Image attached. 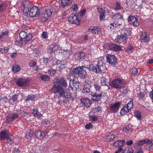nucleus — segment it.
<instances>
[{"instance_id": "26", "label": "nucleus", "mask_w": 153, "mask_h": 153, "mask_svg": "<svg viewBox=\"0 0 153 153\" xmlns=\"http://www.w3.org/2000/svg\"><path fill=\"white\" fill-rule=\"evenodd\" d=\"M115 42L117 43H118L122 42L126 43L127 42V40L124 38L122 37L120 34V35H117L116 36V38L115 39Z\"/></svg>"}, {"instance_id": "11", "label": "nucleus", "mask_w": 153, "mask_h": 153, "mask_svg": "<svg viewBox=\"0 0 153 153\" xmlns=\"http://www.w3.org/2000/svg\"><path fill=\"white\" fill-rule=\"evenodd\" d=\"M68 79L70 81L69 86L68 88L69 90L76 91L79 88V82L76 81L75 80H73L72 81L71 79L68 78Z\"/></svg>"}, {"instance_id": "40", "label": "nucleus", "mask_w": 153, "mask_h": 153, "mask_svg": "<svg viewBox=\"0 0 153 153\" xmlns=\"http://www.w3.org/2000/svg\"><path fill=\"white\" fill-rule=\"evenodd\" d=\"M71 2V0H62L61 5L64 7L68 5Z\"/></svg>"}, {"instance_id": "36", "label": "nucleus", "mask_w": 153, "mask_h": 153, "mask_svg": "<svg viewBox=\"0 0 153 153\" xmlns=\"http://www.w3.org/2000/svg\"><path fill=\"white\" fill-rule=\"evenodd\" d=\"M15 44L16 45L19 47H21L23 45V39L19 37L15 41Z\"/></svg>"}, {"instance_id": "32", "label": "nucleus", "mask_w": 153, "mask_h": 153, "mask_svg": "<svg viewBox=\"0 0 153 153\" xmlns=\"http://www.w3.org/2000/svg\"><path fill=\"white\" fill-rule=\"evenodd\" d=\"M151 140L148 139H145L144 140H140L138 143V145L140 146L144 145L146 143L151 144L152 143Z\"/></svg>"}, {"instance_id": "62", "label": "nucleus", "mask_w": 153, "mask_h": 153, "mask_svg": "<svg viewBox=\"0 0 153 153\" xmlns=\"http://www.w3.org/2000/svg\"><path fill=\"white\" fill-rule=\"evenodd\" d=\"M126 51L128 52H131L132 51H134L133 47L131 46H128L126 49Z\"/></svg>"}, {"instance_id": "5", "label": "nucleus", "mask_w": 153, "mask_h": 153, "mask_svg": "<svg viewBox=\"0 0 153 153\" xmlns=\"http://www.w3.org/2000/svg\"><path fill=\"white\" fill-rule=\"evenodd\" d=\"M123 16L119 13H117L115 15H113L111 17L110 24L111 28L112 27H115L121 25V23H120V21L122 20Z\"/></svg>"}, {"instance_id": "20", "label": "nucleus", "mask_w": 153, "mask_h": 153, "mask_svg": "<svg viewBox=\"0 0 153 153\" xmlns=\"http://www.w3.org/2000/svg\"><path fill=\"white\" fill-rule=\"evenodd\" d=\"M30 7V3L27 1H26L22 4V9L23 12L26 13L29 11V9Z\"/></svg>"}, {"instance_id": "2", "label": "nucleus", "mask_w": 153, "mask_h": 153, "mask_svg": "<svg viewBox=\"0 0 153 153\" xmlns=\"http://www.w3.org/2000/svg\"><path fill=\"white\" fill-rule=\"evenodd\" d=\"M94 89L93 90L95 94L94 95V97L95 98L92 100L93 101L98 102L99 100H101L104 97V95L103 94V92L100 91L101 86L102 85L101 83H96L93 84Z\"/></svg>"}, {"instance_id": "30", "label": "nucleus", "mask_w": 153, "mask_h": 153, "mask_svg": "<svg viewBox=\"0 0 153 153\" xmlns=\"http://www.w3.org/2000/svg\"><path fill=\"white\" fill-rule=\"evenodd\" d=\"M125 143V140H120L116 141L114 143V146L122 147L124 146Z\"/></svg>"}, {"instance_id": "21", "label": "nucleus", "mask_w": 153, "mask_h": 153, "mask_svg": "<svg viewBox=\"0 0 153 153\" xmlns=\"http://www.w3.org/2000/svg\"><path fill=\"white\" fill-rule=\"evenodd\" d=\"M140 40L141 42L147 43L149 41L150 38L149 36L145 32L142 33L140 35Z\"/></svg>"}, {"instance_id": "45", "label": "nucleus", "mask_w": 153, "mask_h": 153, "mask_svg": "<svg viewBox=\"0 0 153 153\" xmlns=\"http://www.w3.org/2000/svg\"><path fill=\"white\" fill-rule=\"evenodd\" d=\"M14 119L13 117L10 114L9 116L7 117L6 121L7 123H9L11 121L13 120Z\"/></svg>"}, {"instance_id": "22", "label": "nucleus", "mask_w": 153, "mask_h": 153, "mask_svg": "<svg viewBox=\"0 0 153 153\" xmlns=\"http://www.w3.org/2000/svg\"><path fill=\"white\" fill-rule=\"evenodd\" d=\"M131 32L128 29H123L121 32V36L126 39V40L128 39L129 36H130Z\"/></svg>"}, {"instance_id": "49", "label": "nucleus", "mask_w": 153, "mask_h": 153, "mask_svg": "<svg viewBox=\"0 0 153 153\" xmlns=\"http://www.w3.org/2000/svg\"><path fill=\"white\" fill-rule=\"evenodd\" d=\"M36 96L35 95H29L27 96L26 100V101H29L30 100H33L36 98Z\"/></svg>"}, {"instance_id": "34", "label": "nucleus", "mask_w": 153, "mask_h": 153, "mask_svg": "<svg viewBox=\"0 0 153 153\" xmlns=\"http://www.w3.org/2000/svg\"><path fill=\"white\" fill-rule=\"evenodd\" d=\"M12 70L14 73L17 72L21 70L20 66L16 64L12 66Z\"/></svg>"}, {"instance_id": "60", "label": "nucleus", "mask_w": 153, "mask_h": 153, "mask_svg": "<svg viewBox=\"0 0 153 153\" xmlns=\"http://www.w3.org/2000/svg\"><path fill=\"white\" fill-rule=\"evenodd\" d=\"M36 62L34 60H32L30 62L29 65L30 67H33L36 66Z\"/></svg>"}, {"instance_id": "3", "label": "nucleus", "mask_w": 153, "mask_h": 153, "mask_svg": "<svg viewBox=\"0 0 153 153\" xmlns=\"http://www.w3.org/2000/svg\"><path fill=\"white\" fill-rule=\"evenodd\" d=\"M88 65V68L90 71H92L97 73L101 74L105 72L106 68L102 60H100L97 63L95 66H94L92 64H90Z\"/></svg>"}, {"instance_id": "50", "label": "nucleus", "mask_w": 153, "mask_h": 153, "mask_svg": "<svg viewBox=\"0 0 153 153\" xmlns=\"http://www.w3.org/2000/svg\"><path fill=\"white\" fill-rule=\"evenodd\" d=\"M121 6L120 3L118 2L116 3L114 9L116 10H118L121 9Z\"/></svg>"}, {"instance_id": "48", "label": "nucleus", "mask_w": 153, "mask_h": 153, "mask_svg": "<svg viewBox=\"0 0 153 153\" xmlns=\"http://www.w3.org/2000/svg\"><path fill=\"white\" fill-rule=\"evenodd\" d=\"M48 73L50 76H53L54 75L56 74V71L52 68H51L48 71Z\"/></svg>"}, {"instance_id": "23", "label": "nucleus", "mask_w": 153, "mask_h": 153, "mask_svg": "<svg viewBox=\"0 0 153 153\" xmlns=\"http://www.w3.org/2000/svg\"><path fill=\"white\" fill-rule=\"evenodd\" d=\"M120 105V103L119 102H116L115 103L111 104L110 105V108L111 111L114 113L118 111Z\"/></svg>"}, {"instance_id": "41", "label": "nucleus", "mask_w": 153, "mask_h": 153, "mask_svg": "<svg viewBox=\"0 0 153 153\" xmlns=\"http://www.w3.org/2000/svg\"><path fill=\"white\" fill-rule=\"evenodd\" d=\"M134 151L133 149L131 147L126 148L123 152V153H133Z\"/></svg>"}, {"instance_id": "55", "label": "nucleus", "mask_w": 153, "mask_h": 153, "mask_svg": "<svg viewBox=\"0 0 153 153\" xmlns=\"http://www.w3.org/2000/svg\"><path fill=\"white\" fill-rule=\"evenodd\" d=\"M145 94L144 93L140 92L138 94V97L139 99L142 100L145 97Z\"/></svg>"}, {"instance_id": "63", "label": "nucleus", "mask_w": 153, "mask_h": 153, "mask_svg": "<svg viewBox=\"0 0 153 153\" xmlns=\"http://www.w3.org/2000/svg\"><path fill=\"white\" fill-rule=\"evenodd\" d=\"M92 124L91 123H89V124H88L86 125L85 126V128L87 129H91L92 128Z\"/></svg>"}, {"instance_id": "9", "label": "nucleus", "mask_w": 153, "mask_h": 153, "mask_svg": "<svg viewBox=\"0 0 153 153\" xmlns=\"http://www.w3.org/2000/svg\"><path fill=\"white\" fill-rule=\"evenodd\" d=\"M41 11L40 9L36 6H33L29 10V14L30 17H36L40 14Z\"/></svg>"}, {"instance_id": "42", "label": "nucleus", "mask_w": 153, "mask_h": 153, "mask_svg": "<svg viewBox=\"0 0 153 153\" xmlns=\"http://www.w3.org/2000/svg\"><path fill=\"white\" fill-rule=\"evenodd\" d=\"M52 14V12L50 9H47L45 12L44 15L46 17H49L51 16Z\"/></svg>"}, {"instance_id": "19", "label": "nucleus", "mask_w": 153, "mask_h": 153, "mask_svg": "<svg viewBox=\"0 0 153 153\" xmlns=\"http://www.w3.org/2000/svg\"><path fill=\"white\" fill-rule=\"evenodd\" d=\"M10 134L9 131L7 129L1 131L0 132V140L3 141L10 135Z\"/></svg>"}, {"instance_id": "12", "label": "nucleus", "mask_w": 153, "mask_h": 153, "mask_svg": "<svg viewBox=\"0 0 153 153\" xmlns=\"http://www.w3.org/2000/svg\"><path fill=\"white\" fill-rule=\"evenodd\" d=\"M67 85L66 78L64 77H62L55 82L53 85L52 87H55L56 86H59V87H65Z\"/></svg>"}, {"instance_id": "57", "label": "nucleus", "mask_w": 153, "mask_h": 153, "mask_svg": "<svg viewBox=\"0 0 153 153\" xmlns=\"http://www.w3.org/2000/svg\"><path fill=\"white\" fill-rule=\"evenodd\" d=\"M18 96V95L16 94L13 95L11 98V100L13 102H17Z\"/></svg>"}, {"instance_id": "15", "label": "nucleus", "mask_w": 153, "mask_h": 153, "mask_svg": "<svg viewBox=\"0 0 153 153\" xmlns=\"http://www.w3.org/2000/svg\"><path fill=\"white\" fill-rule=\"evenodd\" d=\"M74 56L76 61H82L85 59L86 53L81 51L77 52L75 53Z\"/></svg>"}, {"instance_id": "16", "label": "nucleus", "mask_w": 153, "mask_h": 153, "mask_svg": "<svg viewBox=\"0 0 153 153\" xmlns=\"http://www.w3.org/2000/svg\"><path fill=\"white\" fill-rule=\"evenodd\" d=\"M101 81V84L102 85H105L108 87L110 85V78L108 74L105 76H102Z\"/></svg>"}, {"instance_id": "47", "label": "nucleus", "mask_w": 153, "mask_h": 153, "mask_svg": "<svg viewBox=\"0 0 153 153\" xmlns=\"http://www.w3.org/2000/svg\"><path fill=\"white\" fill-rule=\"evenodd\" d=\"M101 110V108L99 106L96 107L95 108L92 109V111L91 112L93 113H96L99 112Z\"/></svg>"}, {"instance_id": "43", "label": "nucleus", "mask_w": 153, "mask_h": 153, "mask_svg": "<svg viewBox=\"0 0 153 153\" xmlns=\"http://www.w3.org/2000/svg\"><path fill=\"white\" fill-rule=\"evenodd\" d=\"M7 7L5 4L2 3L0 4V12H2L4 11Z\"/></svg>"}, {"instance_id": "29", "label": "nucleus", "mask_w": 153, "mask_h": 153, "mask_svg": "<svg viewBox=\"0 0 153 153\" xmlns=\"http://www.w3.org/2000/svg\"><path fill=\"white\" fill-rule=\"evenodd\" d=\"M84 85L86 87L91 88H94L93 85L94 84L93 82L90 80L85 79L83 82Z\"/></svg>"}, {"instance_id": "13", "label": "nucleus", "mask_w": 153, "mask_h": 153, "mask_svg": "<svg viewBox=\"0 0 153 153\" xmlns=\"http://www.w3.org/2000/svg\"><path fill=\"white\" fill-rule=\"evenodd\" d=\"M106 59L107 62L111 65H115L117 63V59L114 55L108 54Z\"/></svg>"}, {"instance_id": "37", "label": "nucleus", "mask_w": 153, "mask_h": 153, "mask_svg": "<svg viewBox=\"0 0 153 153\" xmlns=\"http://www.w3.org/2000/svg\"><path fill=\"white\" fill-rule=\"evenodd\" d=\"M88 116L89 120L91 121L92 123L96 122L98 120L97 116L95 115L91 114H89Z\"/></svg>"}, {"instance_id": "31", "label": "nucleus", "mask_w": 153, "mask_h": 153, "mask_svg": "<svg viewBox=\"0 0 153 153\" xmlns=\"http://www.w3.org/2000/svg\"><path fill=\"white\" fill-rule=\"evenodd\" d=\"M114 137L115 136L114 135L113 132H110L106 136L105 140L107 141H111L113 140Z\"/></svg>"}, {"instance_id": "14", "label": "nucleus", "mask_w": 153, "mask_h": 153, "mask_svg": "<svg viewBox=\"0 0 153 153\" xmlns=\"http://www.w3.org/2000/svg\"><path fill=\"white\" fill-rule=\"evenodd\" d=\"M128 22L134 26L137 27L139 25V23L137 19L134 16L130 15L128 19Z\"/></svg>"}, {"instance_id": "56", "label": "nucleus", "mask_w": 153, "mask_h": 153, "mask_svg": "<svg viewBox=\"0 0 153 153\" xmlns=\"http://www.w3.org/2000/svg\"><path fill=\"white\" fill-rule=\"evenodd\" d=\"M86 10L85 9H83L81 11L80 13H79L78 15L82 17H83L85 14Z\"/></svg>"}, {"instance_id": "59", "label": "nucleus", "mask_w": 153, "mask_h": 153, "mask_svg": "<svg viewBox=\"0 0 153 153\" xmlns=\"http://www.w3.org/2000/svg\"><path fill=\"white\" fill-rule=\"evenodd\" d=\"M52 59L51 58H44L43 59L44 62L45 63H49V62H51L52 60Z\"/></svg>"}, {"instance_id": "18", "label": "nucleus", "mask_w": 153, "mask_h": 153, "mask_svg": "<svg viewBox=\"0 0 153 153\" xmlns=\"http://www.w3.org/2000/svg\"><path fill=\"white\" fill-rule=\"evenodd\" d=\"M47 134V132L45 131H38L35 132L34 135L38 139H43Z\"/></svg>"}, {"instance_id": "61", "label": "nucleus", "mask_w": 153, "mask_h": 153, "mask_svg": "<svg viewBox=\"0 0 153 153\" xmlns=\"http://www.w3.org/2000/svg\"><path fill=\"white\" fill-rule=\"evenodd\" d=\"M71 8L73 10L76 12L78 9V7L77 4H74L72 6Z\"/></svg>"}, {"instance_id": "6", "label": "nucleus", "mask_w": 153, "mask_h": 153, "mask_svg": "<svg viewBox=\"0 0 153 153\" xmlns=\"http://www.w3.org/2000/svg\"><path fill=\"white\" fill-rule=\"evenodd\" d=\"M124 82L123 79L117 78L113 80L111 84L112 88L117 89H121L124 87Z\"/></svg>"}, {"instance_id": "4", "label": "nucleus", "mask_w": 153, "mask_h": 153, "mask_svg": "<svg viewBox=\"0 0 153 153\" xmlns=\"http://www.w3.org/2000/svg\"><path fill=\"white\" fill-rule=\"evenodd\" d=\"M83 66L73 68L71 70L70 73L72 76L76 78L84 79L85 77L86 72Z\"/></svg>"}, {"instance_id": "17", "label": "nucleus", "mask_w": 153, "mask_h": 153, "mask_svg": "<svg viewBox=\"0 0 153 153\" xmlns=\"http://www.w3.org/2000/svg\"><path fill=\"white\" fill-rule=\"evenodd\" d=\"M102 29L99 26H93L91 27L88 29V31L93 34H99L101 31Z\"/></svg>"}, {"instance_id": "54", "label": "nucleus", "mask_w": 153, "mask_h": 153, "mask_svg": "<svg viewBox=\"0 0 153 153\" xmlns=\"http://www.w3.org/2000/svg\"><path fill=\"white\" fill-rule=\"evenodd\" d=\"M132 74L135 75L137 74L138 72L137 69L136 68H132L130 71Z\"/></svg>"}, {"instance_id": "58", "label": "nucleus", "mask_w": 153, "mask_h": 153, "mask_svg": "<svg viewBox=\"0 0 153 153\" xmlns=\"http://www.w3.org/2000/svg\"><path fill=\"white\" fill-rule=\"evenodd\" d=\"M51 46L54 52L57 50L59 48L58 45L57 44L54 43L52 44Z\"/></svg>"}, {"instance_id": "10", "label": "nucleus", "mask_w": 153, "mask_h": 153, "mask_svg": "<svg viewBox=\"0 0 153 153\" xmlns=\"http://www.w3.org/2000/svg\"><path fill=\"white\" fill-rule=\"evenodd\" d=\"M78 16L77 14H71L68 18V21L71 23L79 25L80 24V20L79 19Z\"/></svg>"}, {"instance_id": "7", "label": "nucleus", "mask_w": 153, "mask_h": 153, "mask_svg": "<svg viewBox=\"0 0 153 153\" xmlns=\"http://www.w3.org/2000/svg\"><path fill=\"white\" fill-rule=\"evenodd\" d=\"M19 37L24 39L23 42L25 45L27 44V42L30 41L32 38V35L30 33H28L26 32L21 31L20 33Z\"/></svg>"}, {"instance_id": "39", "label": "nucleus", "mask_w": 153, "mask_h": 153, "mask_svg": "<svg viewBox=\"0 0 153 153\" xmlns=\"http://www.w3.org/2000/svg\"><path fill=\"white\" fill-rule=\"evenodd\" d=\"M133 99H131L130 101L127 104H125L124 105L130 111L133 108Z\"/></svg>"}, {"instance_id": "8", "label": "nucleus", "mask_w": 153, "mask_h": 153, "mask_svg": "<svg viewBox=\"0 0 153 153\" xmlns=\"http://www.w3.org/2000/svg\"><path fill=\"white\" fill-rule=\"evenodd\" d=\"M30 80L28 78L25 77L19 78L17 80L16 84L19 87H25L28 85Z\"/></svg>"}, {"instance_id": "52", "label": "nucleus", "mask_w": 153, "mask_h": 153, "mask_svg": "<svg viewBox=\"0 0 153 153\" xmlns=\"http://www.w3.org/2000/svg\"><path fill=\"white\" fill-rule=\"evenodd\" d=\"M8 137H7L6 140H7V142L10 145H11L13 143V142L11 138L12 136L10 134Z\"/></svg>"}, {"instance_id": "53", "label": "nucleus", "mask_w": 153, "mask_h": 153, "mask_svg": "<svg viewBox=\"0 0 153 153\" xmlns=\"http://www.w3.org/2000/svg\"><path fill=\"white\" fill-rule=\"evenodd\" d=\"M20 113H21L20 116L21 117L27 116L29 115V113L24 111H23L22 110H20Z\"/></svg>"}, {"instance_id": "38", "label": "nucleus", "mask_w": 153, "mask_h": 153, "mask_svg": "<svg viewBox=\"0 0 153 153\" xmlns=\"http://www.w3.org/2000/svg\"><path fill=\"white\" fill-rule=\"evenodd\" d=\"M20 110H17L14 111V112L11 114L14 119L17 118L19 115L20 116Z\"/></svg>"}, {"instance_id": "33", "label": "nucleus", "mask_w": 153, "mask_h": 153, "mask_svg": "<svg viewBox=\"0 0 153 153\" xmlns=\"http://www.w3.org/2000/svg\"><path fill=\"white\" fill-rule=\"evenodd\" d=\"M129 109H128L125 105H124L120 110V114L121 115L123 116L129 112Z\"/></svg>"}, {"instance_id": "24", "label": "nucleus", "mask_w": 153, "mask_h": 153, "mask_svg": "<svg viewBox=\"0 0 153 153\" xmlns=\"http://www.w3.org/2000/svg\"><path fill=\"white\" fill-rule=\"evenodd\" d=\"M81 101L82 105L86 107H90L91 105V101L88 98L84 97L82 98L81 99Z\"/></svg>"}, {"instance_id": "46", "label": "nucleus", "mask_w": 153, "mask_h": 153, "mask_svg": "<svg viewBox=\"0 0 153 153\" xmlns=\"http://www.w3.org/2000/svg\"><path fill=\"white\" fill-rule=\"evenodd\" d=\"M123 131L126 133H130L132 132V129L130 127L129 125L126 126L123 129Z\"/></svg>"}, {"instance_id": "25", "label": "nucleus", "mask_w": 153, "mask_h": 153, "mask_svg": "<svg viewBox=\"0 0 153 153\" xmlns=\"http://www.w3.org/2000/svg\"><path fill=\"white\" fill-rule=\"evenodd\" d=\"M94 88H91L89 87L84 88L82 90V92L83 93L88 94V95L91 96L92 97H95L94 94V92L93 91Z\"/></svg>"}, {"instance_id": "35", "label": "nucleus", "mask_w": 153, "mask_h": 153, "mask_svg": "<svg viewBox=\"0 0 153 153\" xmlns=\"http://www.w3.org/2000/svg\"><path fill=\"white\" fill-rule=\"evenodd\" d=\"M33 112L32 113L35 117L39 118L42 116V114L40 113L37 109L33 108Z\"/></svg>"}, {"instance_id": "28", "label": "nucleus", "mask_w": 153, "mask_h": 153, "mask_svg": "<svg viewBox=\"0 0 153 153\" xmlns=\"http://www.w3.org/2000/svg\"><path fill=\"white\" fill-rule=\"evenodd\" d=\"M98 13L100 15V19L102 21L105 19V10L102 8H99L98 9Z\"/></svg>"}, {"instance_id": "51", "label": "nucleus", "mask_w": 153, "mask_h": 153, "mask_svg": "<svg viewBox=\"0 0 153 153\" xmlns=\"http://www.w3.org/2000/svg\"><path fill=\"white\" fill-rule=\"evenodd\" d=\"M134 116L138 119L140 120L141 119V113L140 111H136L134 113Z\"/></svg>"}, {"instance_id": "44", "label": "nucleus", "mask_w": 153, "mask_h": 153, "mask_svg": "<svg viewBox=\"0 0 153 153\" xmlns=\"http://www.w3.org/2000/svg\"><path fill=\"white\" fill-rule=\"evenodd\" d=\"M41 79L43 81H48L50 80V77L49 76L47 75H42L41 77Z\"/></svg>"}, {"instance_id": "27", "label": "nucleus", "mask_w": 153, "mask_h": 153, "mask_svg": "<svg viewBox=\"0 0 153 153\" xmlns=\"http://www.w3.org/2000/svg\"><path fill=\"white\" fill-rule=\"evenodd\" d=\"M109 47L111 50L114 51H120L121 49L120 46L115 43H111Z\"/></svg>"}, {"instance_id": "1", "label": "nucleus", "mask_w": 153, "mask_h": 153, "mask_svg": "<svg viewBox=\"0 0 153 153\" xmlns=\"http://www.w3.org/2000/svg\"><path fill=\"white\" fill-rule=\"evenodd\" d=\"M51 90L53 93H58L59 94V97L65 98L66 99H69V100H73L75 99L74 97L72 96L71 94L67 92L63 87L56 86L55 87H52Z\"/></svg>"}, {"instance_id": "64", "label": "nucleus", "mask_w": 153, "mask_h": 153, "mask_svg": "<svg viewBox=\"0 0 153 153\" xmlns=\"http://www.w3.org/2000/svg\"><path fill=\"white\" fill-rule=\"evenodd\" d=\"M42 37L43 39H47L48 37V35L46 32H43L42 34Z\"/></svg>"}]
</instances>
